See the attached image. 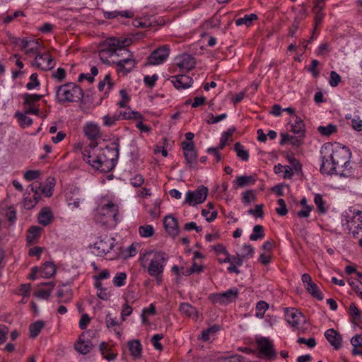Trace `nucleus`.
<instances>
[{
	"instance_id": "a18cd8bd",
	"label": "nucleus",
	"mask_w": 362,
	"mask_h": 362,
	"mask_svg": "<svg viewBox=\"0 0 362 362\" xmlns=\"http://www.w3.org/2000/svg\"><path fill=\"white\" fill-rule=\"evenodd\" d=\"M341 81V77L334 71H332L328 78V81L331 87H337Z\"/></svg>"
},
{
	"instance_id": "ea45409f",
	"label": "nucleus",
	"mask_w": 362,
	"mask_h": 362,
	"mask_svg": "<svg viewBox=\"0 0 362 362\" xmlns=\"http://www.w3.org/2000/svg\"><path fill=\"white\" fill-rule=\"evenodd\" d=\"M98 73V68L96 66H93L90 69V74H81L79 75L78 81L79 82L83 81L84 79L87 80L89 83H93L94 81V76H96Z\"/></svg>"
},
{
	"instance_id": "a211bd4d",
	"label": "nucleus",
	"mask_w": 362,
	"mask_h": 362,
	"mask_svg": "<svg viewBox=\"0 0 362 362\" xmlns=\"http://www.w3.org/2000/svg\"><path fill=\"white\" fill-rule=\"evenodd\" d=\"M93 344L86 339V333H82L78 341L75 344V349L80 354L86 355L88 354L93 349Z\"/></svg>"
},
{
	"instance_id": "5701e85b",
	"label": "nucleus",
	"mask_w": 362,
	"mask_h": 362,
	"mask_svg": "<svg viewBox=\"0 0 362 362\" xmlns=\"http://www.w3.org/2000/svg\"><path fill=\"white\" fill-rule=\"evenodd\" d=\"M325 337L330 344L335 349H338L341 346V337L334 329H329L325 333Z\"/></svg>"
},
{
	"instance_id": "37998d69",
	"label": "nucleus",
	"mask_w": 362,
	"mask_h": 362,
	"mask_svg": "<svg viewBox=\"0 0 362 362\" xmlns=\"http://www.w3.org/2000/svg\"><path fill=\"white\" fill-rule=\"evenodd\" d=\"M314 202L315 205L317 206V208L318 211L322 213L325 214L327 211V208L325 206V202H324L322 197L320 194H317L315 195Z\"/></svg>"
},
{
	"instance_id": "bb28decb",
	"label": "nucleus",
	"mask_w": 362,
	"mask_h": 362,
	"mask_svg": "<svg viewBox=\"0 0 362 362\" xmlns=\"http://www.w3.org/2000/svg\"><path fill=\"white\" fill-rule=\"evenodd\" d=\"M304 129L305 124L303 121L300 117L296 116L294 122L291 124V131L293 132L294 134L299 135V136H303Z\"/></svg>"
},
{
	"instance_id": "c756f323",
	"label": "nucleus",
	"mask_w": 362,
	"mask_h": 362,
	"mask_svg": "<svg viewBox=\"0 0 362 362\" xmlns=\"http://www.w3.org/2000/svg\"><path fill=\"white\" fill-rule=\"evenodd\" d=\"M128 347L132 356L134 358H138L141 356V344L138 340H132L128 342Z\"/></svg>"
},
{
	"instance_id": "7c9ffc66",
	"label": "nucleus",
	"mask_w": 362,
	"mask_h": 362,
	"mask_svg": "<svg viewBox=\"0 0 362 362\" xmlns=\"http://www.w3.org/2000/svg\"><path fill=\"white\" fill-rule=\"evenodd\" d=\"M56 272L55 266L52 262H45L41 267V276L43 278H49L54 274Z\"/></svg>"
},
{
	"instance_id": "473e14b6",
	"label": "nucleus",
	"mask_w": 362,
	"mask_h": 362,
	"mask_svg": "<svg viewBox=\"0 0 362 362\" xmlns=\"http://www.w3.org/2000/svg\"><path fill=\"white\" fill-rule=\"evenodd\" d=\"M226 257L225 259H219L218 262L220 263H230L231 264H235L237 266L240 267L243 264V259L240 255V254H237L235 256H231L228 252L226 254Z\"/></svg>"
},
{
	"instance_id": "4c0bfd02",
	"label": "nucleus",
	"mask_w": 362,
	"mask_h": 362,
	"mask_svg": "<svg viewBox=\"0 0 362 362\" xmlns=\"http://www.w3.org/2000/svg\"><path fill=\"white\" fill-rule=\"evenodd\" d=\"M346 119L350 120L349 124L354 129L358 132L362 131V119H360L359 116L355 115L352 117L351 115H347Z\"/></svg>"
},
{
	"instance_id": "f3484780",
	"label": "nucleus",
	"mask_w": 362,
	"mask_h": 362,
	"mask_svg": "<svg viewBox=\"0 0 362 362\" xmlns=\"http://www.w3.org/2000/svg\"><path fill=\"white\" fill-rule=\"evenodd\" d=\"M170 81L176 89L189 88L192 86L193 82L192 78L185 74L171 76Z\"/></svg>"
},
{
	"instance_id": "58836bf2",
	"label": "nucleus",
	"mask_w": 362,
	"mask_h": 362,
	"mask_svg": "<svg viewBox=\"0 0 362 362\" xmlns=\"http://www.w3.org/2000/svg\"><path fill=\"white\" fill-rule=\"evenodd\" d=\"M44 326L45 322L43 321H37L31 324L29 327L30 337H36L40 332L41 329L44 327Z\"/></svg>"
},
{
	"instance_id": "ddd939ff",
	"label": "nucleus",
	"mask_w": 362,
	"mask_h": 362,
	"mask_svg": "<svg viewBox=\"0 0 362 362\" xmlns=\"http://www.w3.org/2000/svg\"><path fill=\"white\" fill-rule=\"evenodd\" d=\"M285 317L288 324L298 329L300 324L305 322V319L298 310L293 308L285 309Z\"/></svg>"
},
{
	"instance_id": "13d9d810",
	"label": "nucleus",
	"mask_w": 362,
	"mask_h": 362,
	"mask_svg": "<svg viewBox=\"0 0 362 362\" xmlns=\"http://www.w3.org/2000/svg\"><path fill=\"white\" fill-rule=\"evenodd\" d=\"M278 204H279V207H277L276 209V213L280 216H285L287 214L288 210H287L286 204L284 199H278Z\"/></svg>"
},
{
	"instance_id": "a878e982",
	"label": "nucleus",
	"mask_w": 362,
	"mask_h": 362,
	"mask_svg": "<svg viewBox=\"0 0 362 362\" xmlns=\"http://www.w3.org/2000/svg\"><path fill=\"white\" fill-rule=\"evenodd\" d=\"M255 177L254 175H242L237 177L234 184L238 187H244L254 185Z\"/></svg>"
},
{
	"instance_id": "4be33fe9",
	"label": "nucleus",
	"mask_w": 362,
	"mask_h": 362,
	"mask_svg": "<svg viewBox=\"0 0 362 362\" xmlns=\"http://www.w3.org/2000/svg\"><path fill=\"white\" fill-rule=\"evenodd\" d=\"M83 132L85 136L91 141H95L94 140L101 136L98 125L93 122H88L84 126Z\"/></svg>"
},
{
	"instance_id": "f8f14e48",
	"label": "nucleus",
	"mask_w": 362,
	"mask_h": 362,
	"mask_svg": "<svg viewBox=\"0 0 362 362\" xmlns=\"http://www.w3.org/2000/svg\"><path fill=\"white\" fill-rule=\"evenodd\" d=\"M182 148L185 158L189 168H195L197 163V154L193 142L182 141Z\"/></svg>"
},
{
	"instance_id": "8fccbe9b",
	"label": "nucleus",
	"mask_w": 362,
	"mask_h": 362,
	"mask_svg": "<svg viewBox=\"0 0 362 362\" xmlns=\"http://www.w3.org/2000/svg\"><path fill=\"white\" fill-rule=\"evenodd\" d=\"M349 313L355 320H359L361 319V312L354 303H351L349 305Z\"/></svg>"
},
{
	"instance_id": "e433bc0d",
	"label": "nucleus",
	"mask_w": 362,
	"mask_h": 362,
	"mask_svg": "<svg viewBox=\"0 0 362 362\" xmlns=\"http://www.w3.org/2000/svg\"><path fill=\"white\" fill-rule=\"evenodd\" d=\"M234 150L237 156L243 161H247L249 159V152L245 149L240 143H236L234 146Z\"/></svg>"
},
{
	"instance_id": "dca6fc26",
	"label": "nucleus",
	"mask_w": 362,
	"mask_h": 362,
	"mask_svg": "<svg viewBox=\"0 0 362 362\" xmlns=\"http://www.w3.org/2000/svg\"><path fill=\"white\" fill-rule=\"evenodd\" d=\"M83 92H56V98L59 103H76L83 97Z\"/></svg>"
},
{
	"instance_id": "338daca9",
	"label": "nucleus",
	"mask_w": 362,
	"mask_h": 362,
	"mask_svg": "<svg viewBox=\"0 0 362 362\" xmlns=\"http://www.w3.org/2000/svg\"><path fill=\"white\" fill-rule=\"evenodd\" d=\"M38 170H28L24 174V178L28 181H31L37 179L40 176Z\"/></svg>"
},
{
	"instance_id": "4d7b16f0",
	"label": "nucleus",
	"mask_w": 362,
	"mask_h": 362,
	"mask_svg": "<svg viewBox=\"0 0 362 362\" xmlns=\"http://www.w3.org/2000/svg\"><path fill=\"white\" fill-rule=\"evenodd\" d=\"M254 254V249L250 245H244L242 248V253L240 255L243 258L251 257Z\"/></svg>"
},
{
	"instance_id": "c9c22d12",
	"label": "nucleus",
	"mask_w": 362,
	"mask_h": 362,
	"mask_svg": "<svg viewBox=\"0 0 362 362\" xmlns=\"http://www.w3.org/2000/svg\"><path fill=\"white\" fill-rule=\"evenodd\" d=\"M43 285L47 286L49 288L48 289H40V290H38L35 293V296L37 297L41 298L42 299H47L49 297V296L51 294V291L54 288L55 284H54V282L50 281V282L45 283V284H43Z\"/></svg>"
},
{
	"instance_id": "c03bdc74",
	"label": "nucleus",
	"mask_w": 362,
	"mask_h": 362,
	"mask_svg": "<svg viewBox=\"0 0 362 362\" xmlns=\"http://www.w3.org/2000/svg\"><path fill=\"white\" fill-rule=\"evenodd\" d=\"M320 62L317 59H313L310 64L306 68L308 72H309L313 77L317 78L320 75V71L317 69Z\"/></svg>"
},
{
	"instance_id": "052dcab7",
	"label": "nucleus",
	"mask_w": 362,
	"mask_h": 362,
	"mask_svg": "<svg viewBox=\"0 0 362 362\" xmlns=\"http://www.w3.org/2000/svg\"><path fill=\"white\" fill-rule=\"evenodd\" d=\"M263 204L256 205L255 209H250L248 210V214L255 216V217L262 218L263 217L264 212L262 210Z\"/></svg>"
},
{
	"instance_id": "49530a36",
	"label": "nucleus",
	"mask_w": 362,
	"mask_h": 362,
	"mask_svg": "<svg viewBox=\"0 0 362 362\" xmlns=\"http://www.w3.org/2000/svg\"><path fill=\"white\" fill-rule=\"evenodd\" d=\"M105 85H107V88L108 90H110L114 87V83L111 80L110 74H106L104 79L99 82V90H103Z\"/></svg>"
},
{
	"instance_id": "0e129e2a",
	"label": "nucleus",
	"mask_w": 362,
	"mask_h": 362,
	"mask_svg": "<svg viewBox=\"0 0 362 362\" xmlns=\"http://www.w3.org/2000/svg\"><path fill=\"white\" fill-rule=\"evenodd\" d=\"M297 342L298 344H306L309 348H313L316 346L315 339L313 337H310L308 339L303 337H300L298 339Z\"/></svg>"
},
{
	"instance_id": "e2e57ef3",
	"label": "nucleus",
	"mask_w": 362,
	"mask_h": 362,
	"mask_svg": "<svg viewBox=\"0 0 362 362\" xmlns=\"http://www.w3.org/2000/svg\"><path fill=\"white\" fill-rule=\"evenodd\" d=\"M226 117H227V115L226 113L219 115L216 117H214L212 114H209L208 116L209 118L207 119V123L208 124H216V123L221 122L223 119L226 118Z\"/></svg>"
},
{
	"instance_id": "de8ad7c7",
	"label": "nucleus",
	"mask_w": 362,
	"mask_h": 362,
	"mask_svg": "<svg viewBox=\"0 0 362 362\" xmlns=\"http://www.w3.org/2000/svg\"><path fill=\"white\" fill-rule=\"evenodd\" d=\"M268 307V304L266 302H258L256 305V316L259 318H262Z\"/></svg>"
},
{
	"instance_id": "0eeeda50",
	"label": "nucleus",
	"mask_w": 362,
	"mask_h": 362,
	"mask_svg": "<svg viewBox=\"0 0 362 362\" xmlns=\"http://www.w3.org/2000/svg\"><path fill=\"white\" fill-rule=\"evenodd\" d=\"M331 144H325L320 150L322 164L320 171L323 174L332 175L337 174V167L332 161L330 156Z\"/></svg>"
},
{
	"instance_id": "2eb2a0df",
	"label": "nucleus",
	"mask_w": 362,
	"mask_h": 362,
	"mask_svg": "<svg viewBox=\"0 0 362 362\" xmlns=\"http://www.w3.org/2000/svg\"><path fill=\"white\" fill-rule=\"evenodd\" d=\"M135 65L136 61L133 54L130 53L127 58L116 62L117 71L119 74L126 75L134 68Z\"/></svg>"
},
{
	"instance_id": "39448f33",
	"label": "nucleus",
	"mask_w": 362,
	"mask_h": 362,
	"mask_svg": "<svg viewBox=\"0 0 362 362\" xmlns=\"http://www.w3.org/2000/svg\"><path fill=\"white\" fill-rule=\"evenodd\" d=\"M132 40L128 37H108L104 42V48L99 52L100 59L105 63H108V58L114 55L119 56L122 50L128 52L122 48L130 45Z\"/></svg>"
},
{
	"instance_id": "20e7f679",
	"label": "nucleus",
	"mask_w": 362,
	"mask_h": 362,
	"mask_svg": "<svg viewBox=\"0 0 362 362\" xmlns=\"http://www.w3.org/2000/svg\"><path fill=\"white\" fill-rule=\"evenodd\" d=\"M351 153L345 146H337L335 148L331 144L330 158L337 167V175L348 177L351 174L350 159Z\"/></svg>"
},
{
	"instance_id": "423d86ee",
	"label": "nucleus",
	"mask_w": 362,
	"mask_h": 362,
	"mask_svg": "<svg viewBox=\"0 0 362 362\" xmlns=\"http://www.w3.org/2000/svg\"><path fill=\"white\" fill-rule=\"evenodd\" d=\"M118 211V206L110 202L98 208L97 219L104 223H110L112 221L116 224L120 221Z\"/></svg>"
},
{
	"instance_id": "aec40b11",
	"label": "nucleus",
	"mask_w": 362,
	"mask_h": 362,
	"mask_svg": "<svg viewBox=\"0 0 362 362\" xmlns=\"http://www.w3.org/2000/svg\"><path fill=\"white\" fill-rule=\"evenodd\" d=\"M21 47L25 50V53L37 54L40 49V42L38 39H27L21 40Z\"/></svg>"
},
{
	"instance_id": "09e8293b",
	"label": "nucleus",
	"mask_w": 362,
	"mask_h": 362,
	"mask_svg": "<svg viewBox=\"0 0 362 362\" xmlns=\"http://www.w3.org/2000/svg\"><path fill=\"white\" fill-rule=\"evenodd\" d=\"M28 232L29 234L27 236V240L29 243H32L40 235V228L37 226H31Z\"/></svg>"
},
{
	"instance_id": "f704fd0d",
	"label": "nucleus",
	"mask_w": 362,
	"mask_h": 362,
	"mask_svg": "<svg viewBox=\"0 0 362 362\" xmlns=\"http://www.w3.org/2000/svg\"><path fill=\"white\" fill-rule=\"evenodd\" d=\"M305 289L310 294L317 300H322L323 299V295L315 283L313 282L308 285Z\"/></svg>"
},
{
	"instance_id": "5fc2aeb1",
	"label": "nucleus",
	"mask_w": 362,
	"mask_h": 362,
	"mask_svg": "<svg viewBox=\"0 0 362 362\" xmlns=\"http://www.w3.org/2000/svg\"><path fill=\"white\" fill-rule=\"evenodd\" d=\"M84 200L83 194L77 196L76 197H69V201H68V205L72 206L74 209H77L80 206V203Z\"/></svg>"
},
{
	"instance_id": "69168bd1",
	"label": "nucleus",
	"mask_w": 362,
	"mask_h": 362,
	"mask_svg": "<svg viewBox=\"0 0 362 362\" xmlns=\"http://www.w3.org/2000/svg\"><path fill=\"white\" fill-rule=\"evenodd\" d=\"M256 199V197L252 191H246L243 194V202L246 204H250Z\"/></svg>"
},
{
	"instance_id": "864d4df0",
	"label": "nucleus",
	"mask_w": 362,
	"mask_h": 362,
	"mask_svg": "<svg viewBox=\"0 0 362 362\" xmlns=\"http://www.w3.org/2000/svg\"><path fill=\"white\" fill-rule=\"evenodd\" d=\"M139 234L142 237H151L153 234V228L150 225L141 226L139 228Z\"/></svg>"
},
{
	"instance_id": "a19ab883",
	"label": "nucleus",
	"mask_w": 362,
	"mask_h": 362,
	"mask_svg": "<svg viewBox=\"0 0 362 362\" xmlns=\"http://www.w3.org/2000/svg\"><path fill=\"white\" fill-rule=\"evenodd\" d=\"M219 330H220V326L215 325L204 330L202 332L201 339L204 341H207L208 340H209L211 336L214 335Z\"/></svg>"
},
{
	"instance_id": "4468645a",
	"label": "nucleus",
	"mask_w": 362,
	"mask_h": 362,
	"mask_svg": "<svg viewBox=\"0 0 362 362\" xmlns=\"http://www.w3.org/2000/svg\"><path fill=\"white\" fill-rule=\"evenodd\" d=\"M33 64L42 70L47 71L52 69L55 63L48 52L38 54L36 56Z\"/></svg>"
},
{
	"instance_id": "1a4fd4ad",
	"label": "nucleus",
	"mask_w": 362,
	"mask_h": 362,
	"mask_svg": "<svg viewBox=\"0 0 362 362\" xmlns=\"http://www.w3.org/2000/svg\"><path fill=\"white\" fill-rule=\"evenodd\" d=\"M208 194V189L204 186H199L194 191H188L186 193L185 202L190 206H195L203 203Z\"/></svg>"
},
{
	"instance_id": "774afa93",
	"label": "nucleus",
	"mask_w": 362,
	"mask_h": 362,
	"mask_svg": "<svg viewBox=\"0 0 362 362\" xmlns=\"http://www.w3.org/2000/svg\"><path fill=\"white\" fill-rule=\"evenodd\" d=\"M144 179L143 176L140 174L136 175L130 180L131 185L135 187H140L144 183Z\"/></svg>"
},
{
	"instance_id": "7ed1b4c3",
	"label": "nucleus",
	"mask_w": 362,
	"mask_h": 362,
	"mask_svg": "<svg viewBox=\"0 0 362 362\" xmlns=\"http://www.w3.org/2000/svg\"><path fill=\"white\" fill-rule=\"evenodd\" d=\"M42 97V95L37 94H25L23 95L24 100L23 103L24 113L18 111L14 115V117L17 119L19 125L22 128L28 127L33 124V119L27 117L25 114L39 115L37 102Z\"/></svg>"
},
{
	"instance_id": "c85d7f7f",
	"label": "nucleus",
	"mask_w": 362,
	"mask_h": 362,
	"mask_svg": "<svg viewBox=\"0 0 362 362\" xmlns=\"http://www.w3.org/2000/svg\"><path fill=\"white\" fill-rule=\"evenodd\" d=\"M52 218V214L49 209L45 208L41 210L38 215V221L43 226L50 223Z\"/></svg>"
},
{
	"instance_id": "72a5a7b5",
	"label": "nucleus",
	"mask_w": 362,
	"mask_h": 362,
	"mask_svg": "<svg viewBox=\"0 0 362 362\" xmlns=\"http://www.w3.org/2000/svg\"><path fill=\"white\" fill-rule=\"evenodd\" d=\"M317 132L322 136H329L337 132V127L332 124H329L327 126H319Z\"/></svg>"
},
{
	"instance_id": "9d476101",
	"label": "nucleus",
	"mask_w": 362,
	"mask_h": 362,
	"mask_svg": "<svg viewBox=\"0 0 362 362\" xmlns=\"http://www.w3.org/2000/svg\"><path fill=\"white\" fill-rule=\"evenodd\" d=\"M170 49L168 46L164 45L153 51L148 57L146 64L150 66L160 65L168 57Z\"/></svg>"
},
{
	"instance_id": "f257e3e1",
	"label": "nucleus",
	"mask_w": 362,
	"mask_h": 362,
	"mask_svg": "<svg viewBox=\"0 0 362 362\" xmlns=\"http://www.w3.org/2000/svg\"><path fill=\"white\" fill-rule=\"evenodd\" d=\"M119 141L112 143V146L99 148L95 141H90L83 150L81 148L84 160L95 170L103 173L111 171L117 164L119 156Z\"/></svg>"
},
{
	"instance_id": "79ce46f5",
	"label": "nucleus",
	"mask_w": 362,
	"mask_h": 362,
	"mask_svg": "<svg viewBox=\"0 0 362 362\" xmlns=\"http://www.w3.org/2000/svg\"><path fill=\"white\" fill-rule=\"evenodd\" d=\"M264 237L263 227L261 225H256L253 228V233L250 235V239L256 241Z\"/></svg>"
},
{
	"instance_id": "603ef678",
	"label": "nucleus",
	"mask_w": 362,
	"mask_h": 362,
	"mask_svg": "<svg viewBox=\"0 0 362 362\" xmlns=\"http://www.w3.org/2000/svg\"><path fill=\"white\" fill-rule=\"evenodd\" d=\"M121 99L117 102V105L120 108H125L127 107L128 103L130 101V96L127 92H120Z\"/></svg>"
},
{
	"instance_id": "cd10ccee",
	"label": "nucleus",
	"mask_w": 362,
	"mask_h": 362,
	"mask_svg": "<svg viewBox=\"0 0 362 362\" xmlns=\"http://www.w3.org/2000/svg\"><path fill=\"white\" fill-rule=\"evenodd\" d=\"M180 313L187 317H197V311L196 308L192 306L190 304L187 303H182L180 305Z\"/></svg>"
},
{
	"instance_id": "6e6552de",
	"label": "nucleus",
	"mask_w": 362,
	"mask_h": 362,
	"mask_svg": "<svg viewBox=\"0 0 362 362\" xmlns=\"http://www.w3.org/2000/svg\"><path fill=\"white\" fill-rule=\"evenodd\" d=\"M238 296V290L236 288H230L223 293H212L209 298L213 303L227 305L235 301Z\"/></svg>"
},
{
	"instance_id": "9b49d317",
	"label": "nucleus",
	"mask_w": 362,
	"mask_h": 362,
	"mask_svg": "<svg viewBox=\"0 0 362 362\" xmlns=\"http://www.w3.org/2000/svg\"><path fill=\"white\" fill-rule=\"evenodd\" d=\"M115 238L105 237L97 241L93 247V252L97 256H104L109 253L115 246Z\"/></svg>"
},
{
	"instance_id": "680f3d73",
	"label": "nucleus",
	"mask_w": 362,
	"mask_h": 362,
	"mask_svg": "<svg viewBox=\"0 0 362 362\" xmlns=\"http://www.w3.org/2000/svg\"><path fill=\"white\" fill-rule=\"evenodd\" d=\"M202 215L206 218L208 222H211L216 218L217 212L214 211L210 213L209 209H204L202 211Z\"/></svg>"
},
{
	"instance_id": "2f4dec72",
	"label": "nucleus",
	"mask_w": 362,
	"mask_h": 362,
	"mask_svg": "<svg viewBox=\"0 0 362 362\" xmlns=\"http://www.w3.org/2000/svg\"><path fill=\"white\" fill-rule=\"evenodd\" d=\"M257 19V16L255 13L245 15L243 17L236 19L235 24H236V25H238V26L242 25H245L246 26H250Z\"/></svg>"
},
{
	"instance_id": "6e6d98bb",
	"label": "nucleus",
	"mask_w": 362,
	"mask_h": 362,
	"mask_svg": "<svg viewBox=\"0 0 362 362\" xmlns=\"http://www.w3.org/2000/svg\"><path fill=\"white\" fill-rule=\"evenodd\" d=\"M232 130L229 129L228 132H226L222 134L221 139H220V144L218 147H217L218 149H223L225 146H226L227 141L229 139V138L232 136L233 134Z\"/></svg>"
},
{
	"instance_id": "6ab92c4d",
	"label": "nucleus",
	"mask_w": 362,
	"mask_h": 362,
	"mask_svg": "<svg viewBox=\"0 0 362 362\" xmlns=\"http://www.w3.org/2000/svg\"><path fill=\"white\" fill-rule=\"evenodd\" d=\"M124 111L117 110L112 115H107L103 117V124L106 127H112L116 122L121 119H126L129 115Z\"/></svg>"
},
{
	"instance_id": "3c124183",
	"label": "nucleus",
	"mask_w": 362,
	"mask_h": 362,
	"mask_svg": "<svg viewBox=\"0 0 362 362\" xmlns=\"http://www.w3.org/2000/svg\"><path fill=\"white\" fill-rule=\"evenodd\" d=\"M127 274L124 272L117 273L113 279L115 286L120 287L125 284Z\"/></svg>"
},
{
	"instance_id": "b1692460",
	"label": "nucleus",
	"mask_w": 362,
	"mask_h": 362,
	"mask_svg": "<svg viewBox=\"0 0 362 362\" xmlns=\"http://www.w3.org/2000/svg\"><path fill=\"white\" fill-rule=\"evenodd\" d=\"M167 232L173 235L176 236L179 233V228L177 219L172 216H165L163 221Z\"/></svg>"
},
{
	"instance_id": "393cba45",
	"label": "nucleus",
	"mask_w": 362,
	"mask_h": 362,
	"mask_svg": "<svg viewBox=\"0 0 362 362\" xmlns=\"http://www.w3.org/2000/svg\"><path fill=\"white\" fill-rule=\"evenodd\" d=\"M261 352L268 357L274 354L273 346L270 341L266 338H261L257 341Z\"/></svg>"
},
{
	"instance_id": "412c9836",
	"label": "nucleus",
	"mask_w": 362,
	"mask_h": 362,
	"mask_svg": "<svg viewBox=\"0 0 362 362\" xmlns=\"http://www.w3.org/2000/svg\"><path fill=\"white\" fill-rule=\"evenodd\" d=\"M195 64V59L188 54H183L177 58V66L182 69L191 70L194 67Z\"/></svg>"
},
{
	"instance_id": "bf43d9fd",
	"label": "nucleus",
	"mask_w": 362,
	"mask_h": 362,
	"mask_svg": "<svg viewBox=\"0 0 362 362\" xmlns=\"http://www.w3.org/2000/svg\"><path fill=\"white\" fill-rule=\"evenodd\" d=\"M40 83L37 80V74H33L30 77V81L26 84V88L29 90L37 88Z\"/></svg>"
},
{
	"instance_id": "f03ea898",
	"label": "nucleus",
	"mask_w": 362,
	"mask_h": 362,
	"mask_svg": "<svg viewBox=\"0 0 362 362\" xmlns=\"http://www.w3.org/2000/svg\"><path fill=\"white\" fill-rule=\"evenodd\" d=\"M168 260V255L161 251L150 250L144 252L140 258L143 268L147 269L148 275L155 278L158 284L163 280V274Z\"/></svg>"
}]
</instances>
